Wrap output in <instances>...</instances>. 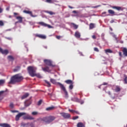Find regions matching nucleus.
Segmentation results:
<instances>
[{"label":"nucleus","instance_id":"nucleus-1","mask_svg":"<svg viewBox=\"0 0 127 127\" xmlns=\"http://www.w3.org/2000/svg\"><path fill=\"white\" fill-rule=\"evenodd\" d=\"M23 79V77L19 74L14 75L11 77L10 81L9 82V84H14L16 83L20 82Z\"/></svg>","mask_w":127,"mask_h":127},{"label":"nucleus","instance_id":"nucleus-2","mask_svg":"<svg viewBox=\"0 0 127 127\" xmlns=\"http://www.w3.org/2000/svg\"><path fill=\"white\" fill-rule=\"evenodd\" d=\"M29 74L32 76H35L36 75V71L37 70V68L35 66H29L27 68Z\"/></svg>","mask_w":127,"mask_h":127},{"label":"nucleus","instance_id":"nucleus-3","mask_svg":"<svg viewBox=\"0 0 127 127\" xmlns=\"http://www.w3.org/2000/svg\"><path fill=\"white\" fill-rule=\"evenodd\" d=\"M58 84L60 85L61 88L63 90V91L64 92L65 95L66 96H68V92L66 90L65 87H64V86L62 84V83H61L60 82H58Z\"/></svg>","mask_w":127,"mask_h":127},{"label":"nucleus","instance_id":"nucleus-4","mask_svg":"<svg viewBox=\"0 0 127 127\" xmlns=\"http://www.w3.org/2000/svg\"><path fill=\"white\" fill-rule=\"evenodd\" d=\"M39 121L40 123H46V124H49L48 117L40 118L39 119Z\"/></svg>","mask_w":127,"mask_h":127},{"label":"nucleus","instance_id":"nucleus-5","mask_svg":"<svg viewBox=\"0 0 127 127\" xmlns=\"http://www.w3.org/2000/svg\"><path fill=\"white\" fill-rule=\"evenodd\" d=\"M25 115H26V113L24 112L19 113L18 115L16 116L15 120L17 122L18 121H19L21 117H22V116H25Z\"/></svg>","mask_w":127,"mask_h":127},{"label":"nucleus","instance_id":"nucleus-6","mask_svg":"<svg viewBox=\"0 0 127 127\" xmlns=\"http://www.w3.org/2000/svg\"><path fill=\"white\" fill-rule=\"evenodd\" d=\"M44 62L47 65H48L50 66H52V67H55V65H53V63H52V62L50 60H45Z\"/></svg>","mask_w":127,"mask_h":127},{"label":"nucleus","instance_id":"nucleus-7","mask_svg":"<svg viewBox=\"0 0 127 127\" xmlns=\"http://www.w3.org/2000/svg\"><path fill=\"white\" fill-rule=\"evenodd\" d=\"M61 115L63 117V118H64V119H69L71 117L70 114L64 112L61 113Z\"/></svg>","mask_w":127,"mask_h":127},{"label":"nucleus","instance_id":"nucleus-8","mask_svg":"<svg viewBox=\"0 0 127 127\" xmlns=\"http://www.w3.org/2000/svg\"><path fill=\"white\" fill-rule=\"evenodd\" d=\"M0 52L5 55H7L9 53V51L8 50H3L2 48L0 47Z\"/></svg>","mask_w":127,"mask_h":127},{"label":"nucleus","instance_id":"nucleus-9","mask_svg":"<svg viewBox=\"0 0 127 127\" xmlns=\"http://www.w3.org/2000/svg\"><path fill=\"white\" fill-rule=\"evenodd\" d=\"M23 12L25 13L28 14L30 15V16H31V17H35L37 16L36 15H33V13H32V11H28V10H24V11H23Z\"/></svg>","mask_w":127,"mask_h":127},{"label":"nucleus","instance_id":"nucleus-10","mask_svg":"<svg viewBox=\"0 0 127 127\" xmlns=\"http://www.w3.org/2000/svg\"><path fill=\"white\" fill-rule=\"evenodd\" d=\"M48 117V121H49V124H50V123H52V122H53L54 120H55L56 117L54 116H49Z\"/></svg>","mask_w":127,"mask_h":127},{"label":"nucleus","instance_id":"nucleus-11","mask_svg":"<svg viewBox=\"0 0 127 127\" xmlns=\"http://www.w3.org/2000/svg\"><path fill=\"white\" fill-rule=\"evenodd\" d=\"M68 112L71 113V114H76V115H80V113L78 111H75L74 110L68 109Z\"/></svg>","mask_w":127,"mask_h":127},{"label":"nucleus","instance_id":"nucleus-12","mask_svg":"<svg viewBox=\"0 0 127 127\" xmlns=\"http://www.w3.org/2000/svg\"><path fill=\"white\" fill-rule=\"evenodd\" d=\"M43 70L44 71H47L48 72H51L52 70L50 69V67L48 66H46L45 67H43L42 68Z\"/></svg>","mask_w":127,"mask_h":127},{"label":"nucleus","instance_id":"nucleus-13","mask_svg":"<svg viewBox=\"0 0 127 127\" xmlns=\"http://www.w3.org/2000/svg\"><path fill=\"white\" fill-rule=\"evenodd\" d=\"M123 55L125 57H127V49L126 48H124L122 50Z\"/></svg>","mask_w":127,"mask_h":127},{"label":"nucleus","instance_id":"nucleus-14","mask_svg":"<svg viewBox=\"0 0 127 127\" xmlns=\"http://www.w3.org/2000/svg\"><path fill=\"white\" fill-rule=\"evenodd\" d=\"M36 36L43 39H46V36L45 35H43L41 34H37Z\"/></svg>","mask_w":127,"mask_h":127},{"label":"nucleus","instance_id":"nucleus-15","mask_svg":"<svg viewBox=\"0 0 127 127\" xmlns=\"http://www.w3.org/2000/svg\"><path fill=\"white\" fill-rule=\"evenodd\" d=\"M24 120H34V118L30 115H27V116H25V117H24Z\"/></svg>","mask_w":127,"mask_h":127},{"label":"nucleus","instance_id":"nucleus-16","mask_svg":"<svg viewBox=\"0 0 127 127\" xmlns=\"http://www.w3.org/2000/svg\"><path fill=\"white\" fill-rule=\"evenodd\" d=\"M108 12L112 16L115 15V12L111 9H109L108 10Z\"/></svg>","mask_w":127,"mask_h":127},{"label":"nucleus","instance_id":"nucleus-17","mask_svg":"<svg viewBox=\"0 0 127 127\" xmlns=\"http://www.w3.org/2000/svg\"><path fill=\"white\" fill-rule=\"evenodd\" d=\"M121 88L120 87V86L117 85L115 86V91L116 92H119L120 91H121Z\"/></svg>","mask_w":127,"mask_h":127},{"label":"nucleus","instance_id":"nucleus-18","mask_svg":"<svg viewBox=\"0 0 127 127\" xmlns=\"http://www.w3.org/2000/svg\"><path fill=\"white\" fill-rule=\"evenodd\" d=\"M0 127H11L10 126L9 124L4 123V124H0Z\"/></svg>","mask_w":127,"mask_h":127},{"label":"nucleus","instance_id":"nucleus-19","mask_svg":"<svg viewBox=\"0 0 127 127\" xmlns=\"http://www.w3.org/2000/svg\"><path fill=\"white\" fill-rule=\"evenodd\" d=\"M74 36H75V37H76L77 38H80L81 35L79 32L76 31V32H75V33L74 34Z\"/></svg>","mask_w":127,"mask_h":127},{"label":"nucleus","instance_id":"nucleus-20","mask_svg":"<svg viewBox=\"0 0 127 127\" xmlns=\"http://www.w3.org/2000/svg\"><path fill=\"white\" fill-rule=\"evenodd\" d=\"M77 127H85V125L81 122H79L77 123V125H76Z\"/></svg>","mask_w":127,"mask_h":127},{"label":"nucleus","instance_id":"nucleus-21","mask_svg":"<svg viewBox=\"0 0 127 127\" xmlns=\"http://www.w3.org/2000/svg\"><path fill=\"white\" fill-rule=\"evenodd\" d=\"M7 59L9 61L13 62L14 60V58L12 56H8Z\"/></svg>","mask_w":127,"mask_h":127},{"label":"nucleus","instance_id":"nucleus-22","mask_svg":"<svg viewBox=\"0 0 127 127\" xmlns=\"http://www.w3.org/2000/svg\"><path fill=\"white\" fill-rule=\"evenodd\" d=\"M5 91H0V101L3 99V94Z\"/></svg>","mask_w":127,"mask_h":127},{"label":"nucleus","instance_id":"nucleus-23","mask_svg":"<svg viewBox=\"0 0 127 127\" xmlns=\"http://www.w3.org/2000/svg\"><path fill=\"white\" fill-rule=\"evenodd\" d=\"M16 19L18 20V22H19V23L22 22L23 18L22 17L17 16V17H16Z\"/></svg>","mask_w":127,"mask_h":127},{"label":"nucleus","instance_id":"nucleus-24","mask_svg":"<svg viewBox=\"0 0 127 127\" xmlns=\"http://www.w3.org/2000/svg\"><path fill=\"white\" fill-rule=\"evenodd\" d=\"M65 82L68 84H73V81L71 80H66L65 81Z\"/></svg>","mask_w":127,"mask_h":127},{"label":"nucleus","instance_id":"nucleus-25","mask_svg":"<svg viewBox=\"0 0 127 127\" xmlns=\"http://www.w3.org/2000/svg\"><path fill=\"white\" fill-rule=\"evenodd\" d=\"M29 95V94L28 93L25 94L21 97V99L23 100L26 98Z\"/></svg>","mask_w":127,"mask_h":127},{"label":"nucleus","instance_id":"nucleus-26","mask_svg":"<svg viewBox=\"0 0 127 127\" xmlns=\"http://www.w3.org/2000/svg\"><path fill=\"white\" fill-rule=\"evenodd\" d=\"M55 109V107L54 106L50 107L47 108H46V111H53Z\"/></svg>","mask_w":127,"mask_h":127},{"label":"nucleus","instance_id":"nucleus-27","mask_svg":"<svg viewBox=\"0 0 127 127\" xmlns=\"http://www.w3.org/2000/svg\"><path fill=\"white\" fill-rule=\"evenodd\" d=\"M95 28V24L94 23H90L89 24V29H92Z\"/></svg>","mask_w":127,"mask_h":127},{"label":"nucleus","instance_id":"nucleus-28","mask_svg":"<svg viewBox=\"0 0 127 127\" xmlns=\"http://www.w3.org/2000/svg\"><path fill=\"white\" fill-rule=\"evenodd\" d=\"M71 100H72L73 101L77 102H79V99L77 97H74L73 98H71Z\"/></svg>","mask_w":127,"mask_h":127},{"label":"nucleus","instance_id":"nucleus-29","mask_svg":"<svg viewBox=\"0 0 127 127\" xmlns=\"http://www.w3.org/2000/svg\"><path fill=\"white\" fill-rule=\"evenodd\" d=\"M112 8L113 9H116V10H121V7H119V6H113V7H112Z\"/></svg>","mask_w":127,"mask_h":127},{"label":"nucleus","instance_id":"nucleus-30","mask_svg":"<svg viewBox=\"0 0 127 127\" xmlns=\"http://www.w3.org/2000/svg\"><path fill=\"white\" fill-rule=\"evenodd\" d=\"M71 25H72V27H73V28H74V29H77L78 27V25H76L74 23H71Z\"/></svg>","mask_w":127,"mask_h":127},{"label":"nucleus","instance_id":"nucleus-31","mask_svg":"<svg viewBox=\"0 0 127 127\" xmlns=\"http://www.w3.org/2000/svg\"><path fill=\"white\" fill-rule=\"evenodd\" d=\"M38 24H40L42 26L47 27V24L43 22H40L38 23Z\"/></svg>","mask_w":127,"mask_h":127},{"label":"nucleus","instance_id":"nucleus-32","mask_svg":"<svg viewBox=\"0 0 127 127\" xmlns=\"http://www.w3.org/2000/svg\"><path fill=\"white\" fill-rule=\"evenodd\" d=\"M113 52L110 49H106L105 50V53H112Z\"/></svg>","mask_w":127,"mask_h":127},{"label":"nucleus","instance_id":"nucleus-33","mask_svg":"<svg viewBox=\"0 0 127 127\" xmlns=\"http://www.w3.org/2000/svg\"><path fill=\"white\" fill-rule=\"evenodd\" d=\"M124 77H125L124 79V83L127 84V76H126V75H125Z\"/></svg>","mask_w":127,"mask_h":127},{"label":"nucleus","instance_id":"nucleus-34","mask_svg":"<svg viewBox=\"0 0 127 127\" xmlns=\"http://www.w3.org/2000/svg\"><path fill=\"white\" fill-rule=\"evenodd\" d=\"M20 67L18 66L16 67V68L15 69H14L13 70L14 72H16L18 70H19L20 69Z\"/></svg>","mask_w":127,"mask_h":127},{"label":"nucleus","instance_id":"nucleus-35","mask_svg":"<svg viewBox=\"0 0 127 127\" xmlns=\"http://www.w3.org/2000/svg\"><path fill=\"white\" fill-rule=\"evenodd\" d=\"M51 82L53 84H55L56 83V80L54 79H51Z\"/></svg>","mask_w":127,"mask_h":127},{"label":"nucleus","instance_id":"nucleus-36","mask_svg":"<svg viewBox=\"0 0 127 127\" xmlns=\"http://www.w3.org/2000/svg\"><path fill=\"white\" fill-rule=\"evenodd\" d=\"M73 84H69V86L68 87V88H69V89L71 90L73 89Z\"/></svg>","mask_w":127,"mask_h":127},{"label":"nucleus","instance_id":"nucleus-37","mask_svg":"<svg viewBox=\"0 0 127 127\" xmlns=\"http://www.w3.org/2000/svg\"><path fill=\"white\" fill-rule=\"evenodd\" d=\"M38 114V113L37 112H33L32 113V115H33V116H37Z\"/></svg>","mask_w":127,"mask_h":127},{"label":"nucleus","instance_id":"nucleus-38","mask_svg":"<svg viewBox=\"0 0 127 127\" xmlns=\"http://www.w3.org/2000/svg\"><path fill=\"white\" fill-rule=\"evenodd\" d=\"M109 15L107 14V12H104L102 13V16H108Z\"/></svg>","mask_w":127,"mask_h":127},{"label":"nucleus","instance_id":"nucleus-39","mask_svg":"<svg viewBox=\"0 0 127 127\" xmlns=\"http://www.w3.org/2000/svg\"><path fill=\"white\" fill-rule=\"evenodd\" d=\"M5 82L4 80H0V85L3 84Z\"/></svg>","mask_w":127,"mask_h":127},{"label":"nucleus","instance_id":"nucleus-40","mask_svg":"<svg viewBox=\"0 0 127 127\" xmlns=\"http://www.w3.org/2000/svg\"><path fill=\"white\" fill-rule=\"evenodd\" d=\"M77 119H79L78 116H74V117H72V120H77Z\"/></svg>","mask_w":127,"mask_h":127},{"label":"nucleus","instance_id":"nucleus-41","mask_svg":"<svg viewBox=\"0 0 127 127\" xmlns=\"http://www.w3.org/2000/svg\"><path fill=\"white\" fill-rule=\"evenodd\" d=\"M46 2L50 3H53V2L52 1V0H46Z\"/></svg>","mask_w":127,"mask_h":127},{"label":"nucleus","instance_id":"nucleus-42","mask_svg":"<svg viewBox=\"0 0 127 127\" xmlns=\"http://www.w3.org/2000/svg\"><path fill=\"white\" fill-rule=\"evenodd\" d=\"M46 83L48 85V86L49 87H50L51 85V84L49 82H48V81L46 80L45 81Z\"/></svg>","mask_w":127,"mask_h":127},{"label":"nucleus","instance_id":"nucleus-43","mask_svg":"<svg viewBox=\"0 0 127 127\" xmlns=\"http://www.w3.org/2000/svg\"><path fill=\"white\" fill-rule=\"evenodd\" d=\"M113 37H114L115 39V40H116L117 42H118V39L117 38V37H116V35H114V36H113Z\"/></svg>","mask_w":127,"mask_h":127},{"label":"nucleus","instance_id":"nucleus-44","mask_svg":"<svg viewBox=\"0 0 127 127\" xmlns=\"http://www.w3.org/2000/svg\"><path fill=\"white\" fill-rule=\"evenodd\" d=\"M42 100H40L38 102V105L39 106V105H40L42 104Z\"/></svg>","mask_w":127,"mask_h":127},{"label":"nucleus","instance_id":"nucleus-45","mask_svg":"<svg viewBox=\"0 0 127 127\" xmlns=\"http://www.w3.org/2000/svg\"><path fill=\"white\" fill-rule=\"evenodd\" d=\"M47 12L50 14V15H53L54 14L52 11H47Z\"/></svg>","mask_w":127,"mask_h":127},{"label":"nucleus","instance_id":"nucleus-46","mask_svg":"<svg viewBox=\"0 0 127 127\" xmlns=\"http://www.w3.org/2000/svg\"><path fill=\"white\" fill-rule=\"evenodd\" d=\"M4 25V23L2 21H0V26H2Z\"/></svg>","mask_w":127,"mask_h":127},{"label":"nucleus","instance_id":"nucleus-47","mask_svg":"<svg viewBox=\"0 0 127 127\" xmlns=\"http://www.w3.org/2000/svg\"><path fill=\"white\" fill-rule=\"evenodd\" d=\"M94 51L98 52L99 51V49L97 48H94Z\"/></svg>","mask_w":127,"mask_h":127},{"label":"nucleus","instance_id":"nucleus-48","mask_svg":"<svg viewBox=\"0 0 127 127\" xmlns=\"http://www.w3.org/2000/svg\"><path fill=\"white\" fill-rule=\"evenodd\" d=\"M10 107H11V109H13V108L14 107L13 104V103H10Z\"/></svg>","mask_w":127,"mask_h":127},{"label":"nucleus","instance_id":"nucleus-49","mask_svg":"<svg viewBox=\"0 0 127 127\" xmlns=\"http://www.w3.org/2000/svg\"><path fill=\"white\" fill-rule=\"evenodd\" d=\"M36 76L39 78H41V75L40 74H36Z\"/></svg>","mask_w":127,"mask_h":127},{"label":"nucleus","instance_id":"nucleus-50","mask_svg":"<svg viewBox=\"0 0 127 127\" xmlns=\"http://www.w3.org/2000/svg\"><path fill=\"white\" fill-rule=\"evenodd\" d=\"M47 27H48L49 28H52L53 27L50 25H48L47 24Z\"/></svg>","mask_w":127,"mask_h":127},{"label":"nucleus","instance_id":"nucleus-51","mask_svg":"<svg viewBox=\"0 0 127 127\" xmlns=\"http://www.w3.org/2000/svg\"><path fill=\"white\" fill-rule=\"evenodd\" d=\"M61 37H62L60 36H56V38H57L58 39H59V40L60 39Z\"/></svg>","mask_w":127,"mask_h":127},{"label":"nucleus","instance_id":"nucleus-52","mask_svg":"<svg viewBox=\"0 0 127 127\" xmlns=\"http://www.w3.org/2000/svg\"><path fill=\"white\" fill-rule=\"evenodd\" d=\"M30 127H35V126H34V125L33 123H31L30 124Z\"/></svg>","mask_w":127,"mask_h":127},{"label":"nucleus","instance_id":"nucleus-53","mask_svg":"<svg viewBox=\"0 0 127 127\" xmlns=\"http://www.w3.org/2000/svg\"><path fill=\"white\" fill-rule=\"evenodd\" d=\"M12 113H18V111H16V110H13V111H12Z\"/></svg>","mask_w":127,"mask_h":127},{"label":"nucleus","instance_id":"nucleus-54","mask_svg":"<svg viewBox=\"0 0 127 127\" xmlns=\"http://www.w3.org/2000/svg\"><path fill=\"white\" fill-rule=\"evenodd\" d=\"M92 39H96V36H95V35L92 36Z\"/></svg>","mask_w":127,"mask_h":127},{"label":"nucleus","instance_id":"nucleus-55","mask_svg":"<svg viewBox=\"0 0 127 127\" xmlns=\"http://www.w3.org/2000/svg\"><path fill=\"white\" fill-rule=\"evenodd\" d=\"M119 55L120 57H122V53L121 52H119Z\"/></svg>","mask_w":127,"mask_h":127},{"label":"nucleus","instance_id":"nucleus-56","mask_svg":"<svg viewBox=\"0 0 127 127\" xmlns=\"http://www.w3.org/2000/svg\"><path fill=\"white\" fill-rule=\"evenodd\" d=\"M2 11L3 9L1 7H0V13H1L2 12Z\"/></svg>","mask_w":127,"mask_h":127},{"label":"nucleus","instance_id":"nucleus-57","mask_svg":"<svg viewBox=\"0 0 127 127\" xmlns=\"http://www.w3.org/2000/svg\"><path fill=\"white\" fill-rule=\"evenodd\" d=\"M107 84H108V83H106V82H104V83H103V84H102V85H107Z\"/></svg>","mask_w":127,"mask_h":127},{"label":"nucleus","instance_id":"nucleus-58","mask_svg":"<svg viewBox=\"0 0 127 127\" xmlns=\"http://www.w3.org/2000/svg\"><path fill=\"white\" fill-rule=\"evenodd\" d=\"M109 29H110V31H113V28H111V27H110V28H109Z\"/></svg>","mask_w":127,"mask_h":127},{"label":"nucleus","instance_id":"nucleus-59","mask_svg":"<svg viewBox=\"0 0 127 127\" xmlns=\"http://www.w3.org/2000/svg\"><path fill=\"white\" fill-rule=\"evenodd\" d=\"M14 15H18V14L17 13L14 12Z\"/></svg>","mask_w":127,"mask_h":127},{"label":"nucleus","instance_id":"nucleus-60","mask_svg":"<svg viewBox=\"0 0 127 127\" xmlns=\"http://www.w3.org/2000/svg\"><path fill=\"white\" fill-rule=\"evenodd\" d=\"M8 40H11L12 39L11 38H6Z\"/></svg>","mask_w":127,"mask_h":127},{"label":"nucleus","instance_id":"nucleus-61","mask_svg":"<svg viewBox=\"0 0 127 127\" xmlns=\"http://www.w3.org/2000/svg\"><path fill=\"white\" fill-rule=\"evenodd\" d=\"M72 12H73V13H77V12H76V11H72Z\"/></svg>","mask_w":127,"mask_h":127},{"label":"nucleus","instance_id":"nucleus-62","mask_svg":"<svg viewBox=\"0 0 127 127\" xmlns=\"http://www.w3.org/2000/svg\"><path fill=\"white\" fill-rule=\"evenodd\" d=\"M9 10V7H7V8H6V10H8V11Z\"/></svg>","mask_w":127,"mask_h":127},{"label":"nucleus","instance_id":"nucleus-63","mask_svg":"<svg viewBox=\"0 0 127 127\" xmlns=\"http://www.w3.org/2000/svg\"><path fill=\"white\" fill-rule=\"evenodd\" d=\"M68 7H69V8H71V9H72V8H73V7H71V6H68Z\"/></svg>","mask_w":127,"mask_h":127},{"label":"nucleus","instance_id":"nucleus-64","mask_svg":"<svg viewBox=\"0 0 127 127\" xmlns=\"http://www.w3.org/2000/svg\"><path fill=\"white\" fill-rule=\"evenodd\" d=\"M29 106V105H27L26 104H25V106L28 107Z\"/></svg>","mask_w":127,"mask_h":127}]
</instances>
